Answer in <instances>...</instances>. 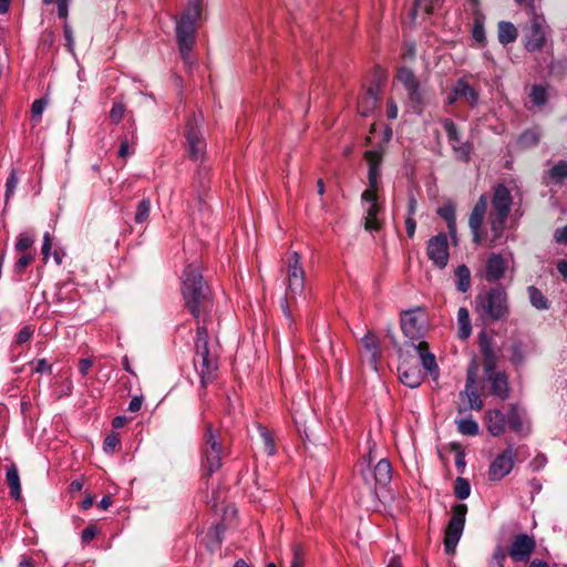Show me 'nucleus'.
<instances>
[{
	"instance_id": "61",
	"label": "nucleus",
	"mask_w": 567,
	"mask_h": 567,
	"mask_svg": "<svg viewBox=\"0 0 567 567\" xmlns=\"http://www.w3.org/2000/svg\"><path fill=\"white\" fill-rule=\"evenodd\" d=\"M380 175H381L380 168L369 167L368 182H369V186H371V188H379Z\"/></svg>"
},
{
	"instance_id": "46",
	"label": "nucleus",
	"mask_w": 567,
	"mask_h": 567,
	"mask_svg": "<svg viewBox=\"0 0 567 567\" xmlns=\"http://www.w3.org/2000/svg\"><path fill=\"white\" fill-rule=\"evenodd\" d=\"M548 174L555 183H561L567 178V162L559 161L549 169Z\"/></svg>"
},
{
	"instance_id": "55",
	"label": "nucleus",
	"mask_w": 567,
	"mask_h": 567,
	"mask_svg": "<svg viewBox=\"0 0 567 567\" xmlns=\"http://www.w3.org/2000/svg\"><path fill=\"white\" fill-rule=\"evenodd\" d=\"M45 106H47V100H44V99L34 100L31 105L32 120H35L37 122H39Z\"/></svg>"
},
{
	"instance_id": "24",
	"label": "nucleus",
	"mask_w": 567,
	"mask_h": 567,
	"mask_svg": "<svg viewBox=\"0 0 567 567\" xmlns=\"http://www.w3.org/2000/svg\"><path fill=\"white\" fill-rule=\"evenodd\" d=\"M487 210V197L485 194L481 195L478 200L475 203L471 215L468 217V226L471 229H481L484 217Z\"/></svg>"
},
{
	"instance_id": "54",
	"label": "nucleus",
	"mask_w": 567,
	"mask_h": 567,
	"mask_svg": "<svg viewBox=\"0 0 567 567\" xmlns=\"http://www.w3.org/2000/svg\"><path fill=\"white\" fill-rule=\"evenodd\" d=\"M18 177H17V173L14 169H12L7 178V182H6V202L9 200V198L13 195L16 188H17V185H18Z\"/></svg>"
},
{
	"instance_id": "30",
	"label": "nucleus",
	"mask_w": 567,
	"mask_h": 567,
	"mask_svg": "<svg viewBox=\"0 0 567 567\" xmlns=\"http://www.w3.org/2000/svg\"><path fill=\"white\" fill-rule=\"evenodd\" d=\"M460 398L463 400L464 398L467 399V405L458 406L457 411L458 413H465L468 410H475L481 411L483 409V401L480 398V394L477 393L476 389L472 390H464L460 392Z\"/></svg>"
},
{
	"instance_id": "16",
	"label": "nucleus",
	"mask_w": 567,
	"mask_h": 567,
	"mask_svg": "<svg viewBox=\"0 0 567 567\" xmlns=\"http://www.w3.org/2000/svg\"><path fill=\"white\" fill-rule=\"evenodd\" d=\"M454 86L455 95H458L460 101L472 109L478 105L481 91L478 87L471 85L466 78L458 79Z\"/></svg>"
},
{
	"instance_id": "36",
	"label": "nucleus",
	"mask_w": 567,
	"mask_h": 567,
	"mask_svg": "<svg viewBox=\"0 0 567 567\" xmlns=\"http://www.w3.org/2000/svg\"><path fill=\"white\" fill-rule=\"evenodd\" d=\"M457 321H458V338L462 340H465L470 337V334L472 332L470 313L466 308L462 307L458 309Z\"/></svg>"
},
{
	"instance_id": "38",
	"label": "nucleus",
	"mask_w": 567,
	"mask_h": 567,
	"mask_svg": "<svg viewBox=\"0 0 567 567\" xmlns=\"http://www.w3.org/2000/svg\"><path fill=\"white\" fill-rule=\"evenodd\" d=\"M361 342L362 346L371 353V360L377 362L380 357V346L378 338L373 333L369 332L362 338Z\"/></svg>"
},
{
	"instance_id": "31",
	"label": "nucleus",
	"mask_w": 567,
	"mask_h": 567,
	"mask_svg": "<svg viewBox=\"0 0 567 567\" xmlns=\"http://www.w3.org/2000/svg\"><path fill=\"white\" fill-rule=\"evenodd\" d=\"M507 218L508 217H499V216H494V215L488 216V221H489L491 231H492L491 243L493 246H495L502 241V239L504 237V231L506 228Z\"/></svg>"
},
{
	"instance_id": "58",
	"label": "nucleus",
	"mask_w": 567,
	"mask_h": 567,
	"mask_svg": "<svg viewBox=\"0 0 567 567\" xmlns=\"http://www.w3.org/2000/svg\"><path fill=\"white\" fill-rule=\"evenodd\" d=\"M33 329L30 326L23 327L16 336V343L23 344L31 340Z\"/></svg>"
},
{
	"instance_id": "43",
	"label": "nucleus",
	"mask_w": 567,
	"mask_h": 567,
	"mask_svg": "<svg viewBox=\"0 0 567 567\" xmlns=\"http://www.w3.org/2000/svg\"><path fill=\"white\" fill-rule=\"evenodd\" d=\"M454 495L461 501L466 499L471 495V484L467 478L456 477L454 481Z\"/></svg>"
},
{
	"instance_id": "14",
	"label": "nucleus",
	"mask_w": 567,
	"mask_h": 567,
	"mask_svg": "<svg viewBox=\"0 0 567 567\" xmlns=\"http://www.w3.org/2000/svg\"><path fill=\"white\" fill-rule=\"evenodd\" d=\"M422 308L410 309L402 312L401 329L403 334L411 341L420 340L423 336L424 322L417 316Z\"/></svg>"
},
{
	"instance_id": "33",
	"label": "nucleus",
	"mask_w": 567,
	"mask_h": 567,
	"mask_svg": "<svg viewBox=\"0 0 567 567\" xmlns=\"http://www.w3.org/2000/svg\"><path fill=\"white\" fill-rule=\"evenodd\" d=\"M514 467V463H489L487 476L491 482L501 481L508 475Z\"/></svg>"
},
{
	"instance_id": "37",
	"label": "nucleus",
	"mask_w": 567,
	"mask_h": 567,
	"mask_svg": "<svg viewBox=\"0 0 567 567\" xmlns=\"http://www.w3.org/2000/svg\"><path fill=\"white\" fill-rule=\"evenodd\" d=\"M528 297L530 303L539 310H546L549 308L548 299L544 296V293L536 288L535 286H529L527 288Z\"/></svg>"
},
{
	"instance_id": "9",
	"label": "nucleus",
	"mask_w": 567,
	"mask_h": 567,
	"mask_svg": "<svg viewBox=\"0 0 567 567\" xmlns=\"http://www.w3.org/2000/svg\"><path fill=\"white\" fill-rule=\"evenodd\" d=\"M392 463H360L359 472L375 495L379 488H385L392 478Z\"/></svg>"
},
{
	"instance_id": "39",
	"label": "nucleus",
	"mask_w": 567,
	"mask_h": 567,
	"mask_svg": "<svg viewBox=\"0 0 567 567\" xmlns=\"http://www.w3.org/2000/svg\"><path fill=\"white\" fill-rule=\"evenodd\" d=\"M457 424V431L463 435L474 436L478 434V424L472 417L460 419L455 421Z\"/></svg>"
},
{
	"instance_id": "32",
	"label": "nucleus",
	"mask_w": 567,
	"mask_h": 567,
	"mask_svg": "<svg viewBox=\"0 0 567 567\" xmlns=\"http://www.w3.org/2000/svg\"><path fill=\"white\" fill-rule=\"evenodd\" d=\"M225 525L218 523L209 527L206 534L207 547L212 550L220 548L224 539Z\"/></svg>"
},
{
	"instance_id": "21",
	"label": "nucleus",
	"mask_w": 567,
	"mask_h": 567,
	"mask_svg": "<svg viewBox=\"0 0 567 567\" xmlns=\"http://www.w3.org/2000/svg\"><path fill=\"white\" fill-rule=\"evenodd\" d=\"M487 380L491 382L489 394L505 400L508 398V380L504 372H489L485 373Z\"/></svg>"
},
{
	"instance_id": "5",
	"label": "nucleus",
	"mask_w": 567,
	"mask_h": 567,
	"mask_svg": "<svg viewBox=\"0 0 567 567\" xmlns=\"http://www.w3.org/2000/svg\"><path fill=\"white\" fill-rule=\"evenodd\" d=\"M203 442L206 461H223L230 455L233 435L225 427H214L212 423H206Z\"/></svg>"
},
{
	"instance_id": "7",
	"label": "nucleus",
	"mask_w": 567,
	"mask_h": 567,
	"mask_svg": "<svg viewBox=\"0 0 567 567\" xmlns=\"http://www.w3.org/2000/svg\"><path fill=\"white\" fill-rule=\"evenodd\" d=\"M467 511V505L464 503H455L452 505L451 518L444 529L443 545L446 555L455 554L456 546L465 527Z\"/></svg>"
},
{
	"instance_id": "53",
	"label": "nucleus",
	"mask_w": 567,
	"mask_h": 567,
	"mask_svg": "<svg viewBox=\"0 0 567 567\" xmlns=\"http://www.w3.org/2000/svg\"><path fill=\"white\" fill-rule=\"evenodd\" d=\"M453 151L457 155V157L463 162H468L471 158V153L473 151V146L471 143L466 142L461 145H453Z\"/></svg>"
},
{
	"instance_id": "63",
	"label": "nucleus",
	"mask_w": 567,
	"mask_h": 567,
	"mask_svg": "<svg viewBox=\"0 0 567 567\" xmlns=\"http://www.w3.org/2000/svg\"><path fill=\"white\" fill-rule=\"evenodd\" d=\"M33 244V239L29 236L21 235L16 244V249L18 251L28 250Z\"/></svg>"
},
{
	"instance_id": "62",
	"label": "nucleus",
	"mask_w": 567,
	"mask_h": 567,
	"mask_svg": "<svg viewBox=\"0 0 567 567\" xmlns=\"http://www.w3.org/2000/svg\"><path fill=\"white\" fill-rule=\"evenodd\" d=\"M378 190L379 188H371V186H369L365 190H363L362 195H361V199L363 202H367L370 204H373V203H379L378 202Z\"/></svg>"
},
{
	"instance_id": "2",
	"label": "nucleus",
	"mask_w": 567,
	"mask_h": 567,
	"mask_svg": "<svg viewBox=\"0 0 567 567\" xmlns=\"http://www.w3.org/2000/svg\"><path fill=\"white\" fill-rule=\"evenodd\" d=\"M204 0H189L185 11L176 20V40L183 61L192 63V50L196 42V22L200 20Z\"/></svg>"
},
{
	"instance_id": "34",
	"label": "nucleus",
	"mask_w": 567,
	"mask_h": 567,
	"mask_svg": "<svg viewBox=\"0 0 567 567\" xmlns=\"http://www.w3.org/2000/svg\"><path fill=\"white\" fill-rule=\"evenodd\" d=\"M456 277V289L466 292L471 288V271L466 265H460L454 270Z\"/></svg>"
},
{
	"instance_id": "8",
	"label": "nucleus",
	"mask_w": 567,
	"mask_h": 567,
	"mask_svg": "<svg viewBox=\"0 0 567 567\" xmlns=\"http://www.w3.org/2000/svg\"><path fill=\"white\" fill-rule=\"evenodd\" d=\"M202 114H193L185 124L186 152L190 159L198 161L204 156L206 142L200 132Z\"/></svg>"
},
{
	"instance_id": "49",
	"label": "nucleus",
	"mask_w": 567,
	"mask_h": 567,
	"mask_svg": "<svg viewBox=\"0 0 567 567\" xmlns=\"http://www.w3.org/2000/svg\"><path fill=\"white\" fill-rule=\"evenodd\" d=\"M364 159L368 162L369 167L380 168L383 159V152L382 150L365 151Z\"/></svg>"
},
{
	"instance_id": "52",
	"label": "nucleus",
	"mask_w": 567,
	"mask_h": 567,
	"mask_svg": "<svg viewBox=\"0 0 567 567\" xmlns=\"http://www.w3.org/2000/svg\"><path fill=\"white\" fill-rule=\"evenodd\" d=\"M125 111H126V107H125L124 103L118 102V101L114 102L113 106L110 111L111 122L114 124H118L122 121V118L125 114Z\"/></svg>"
},
{
	"instance_id": "42",
	"label": "nucleus",
	"mask_w": 567,
	"mask_h": 567,
	"mask_svg": "<svg viewBox=\"0 0 567 567\" xmlns=\"http://www.w3.org/2000/svg\"><path fill=\"white\" fill-rule=\"evenodd\" d=\"M151 214V200L150 198H143L136 206L134 221L136 224H144L148 220Z\"/></svg>"
},
{
	"instance_id": "15",
	"label": "nucleus",
	"mask_w": 567,
	"mask_h": 567,
	"mask_svg": "<svg viewBox=\"0 0 567 567\" xmlns=\"http://www.w3.org/2000/svg\"><path fill=\"white\" fill-rule=\"evenodd\" d=\"M491 204L492 212L489 215L508 217L513 204L511 190L504 184L496 185Z\"/></svg>"
},
{
	"instance_id": "17",
	"label": "nucleus",
	"mask_w": 567,
	"mask_h": 567,
	"mask_svg": "<svg viewBox=\"0 0 567 567\" xmlns=\"http://www.w3.org/2000/svg\"><path fill=\"white\" fill-rule=\"evenodd\" d=\"M506 426L516 434L526 435L529 430L525 427V411L517 404H508L506 409Z\"/></svg>"
},
{
	"instance_id": "40",
	"label": "nucleus",
	"mask_w": 567,
	"mask_h": 567,
	"mask_svg": "<svg viewBox=\"0 0 567 567\" xmlns=\"http://www.w3.org/2000/svg\"><path fill=\"white\" fill-rule=\"evenodd\" d=\"M472 37L480 44V47L486 45V35L484 28V18L476 16L473 21Z\"/></svg>"
},
{
	"instance_id": "57",
	"label": "nucleus",
	"mask_w": 567,
	"mask_h": 567,
	"mask_svg": "<svg viewBox=\"0 0 567 567\" xmlns=\"http://www.w3.org/2000/svg\"><path fill=\"white\" fill-rule=\"evenodd\" d=\"M32 255H22L14 264V272L21 275L25 270V268L32 262Z\"/></svg>"
},
{
	"instance_id": "23",
	"label": "nucleus",
	"mask_w": 567,
	"mask_h": 567,
	"mask_svg": "<svg viewBox=\"0 0 567 567\" xmlns=\"http://www.w3.org/2000/svg\"><path fill=\"white\" fill-rule=\"evenodd\" d=\"M383 212V206L380 203L370 204L365 210L364 229L368 231H380L383 223L379 219V214Z\"/></svg>"
},
{
	"instance_id": "10",
	"label": "nucleus",
	"mask_w": 567,
	"mask_h": 567,
	"mask_svg": "<svg viewBox=\"0 0 567 567\" xmlns=\"http://www.w3.org/2000/svg\"><path fill=\"white\" fill-rule=\"evenodd\" d=\"M528 9L533 18L530 24L525 29L524 45L528 52H536L542 50L546 43V22L543 16L535 12L534 6Z\"/></svg>"
},
{
	"instance_id": "25",
	"label": "nucleus",
	"mask_w": 567,
	"mask_h": 567,
	"mask_svg": "<svg viewBox=\"0 0 567 567\" xmlns=\"http://www.w3.org/2000/svg\"><path fill=\"white\" fill-rule=\"evenodd\" d=\"M6 482L9 487V494L14 501L21 499V482L19 470L14 463L6 470Z\"/></svg>"
},
{
	"instance_id": "44",
	"label": "nucleus",
	"mask_w": 567,
	"mask_h": 567,
	"mask_svg": "<svg viewBox=\"0 0 567 567\" xmlns=\"http://www.w3.org/2000/svg\"><path fill=\"white\" fill-rule=\"evenodd\" d=\"M507 556L506 548L503 545H496L488 558L487 567H504Z\"/></svg>"
},
{
	"instance_id": "19",
	"label": "nucleus",
	"mask_w": 567,
	"mask_h": 567,
	"mask_svg": "<svg viewBox=\"0 0 567 567\" xmlns=\"http://www.w3.org/2000/svg\"><path fill=\"white\" fill-rule=\"evenodd\" d=\"M484 422L487 431L493 436H499L506 431L505 413L498 409L487 410L485 412Z\"/></svg>"
},
{
	"instance_id": "29",
	"label": "nucleus",
	"mask_w": 567,
	"mask_h": 567,
	"mask_svg": "<svg viewBox=\"0 0 567 567\" xmlns=\"http://www.w3.org/2000/svg\"><path fill=\"white\" fill-rule=\"evenodd\" d=\"M497 37L501 44L507 45L516 41L518 32L512 22L499 21L497 24Z\"/></svg>"
},
{
	"instance_id": "45",
	"label": "nucleus",
	"mask_w": 567,
	"mask_h": 567,
	"mask_svg": "<svg viewBox=\"0 0 567 567\" xmlns=\"http://www.w3.org/2000/svg\"><path fill=\"white\" fill-rule=\"evenodd\" d=\"M443 127L446 132L447 140L451 145H455L461 142V133L456 126V124L451 118H444L442 121Z\"/></svg>"
},
{
	"instance_id": "20",
	"label": "nucleus",
	"mask_w": 567,
	"mask_h": 567,
	"mask_svg": "<svg viewBox=\"0 0 567 567\" xmlns=\"http://www.w3.org/2000/svg\"><path fill=\"white\" fill-rule=\"evenodd\" d=\"M478 346L483 357V369L485 373L494 372L496 368V354L492 347V340L485 332L478 336Z\"/></svg>"
},
{
	"instance_id": "60",
	"label": "nucleus",
	"mask_w": 567,
	"mask_h": 567,
	"mask_svg": "<svg viewBox=\"0 0 567 567\" xmlns=\"http://www.w3.org/2000/svg\"><path fill=\"white\" fill-rule=\"evenodd\" d=\"M519 457L520 455L518 454V451H515L512 446H508L497 455L495 461H514L515 458Z\"/></svg>"
},
{
	"instance_id": "41",
	"label": "nucleus",
	"mask_w": 567,
	"mask_h": 567,
	"mask_svg": "<svg viewBox=\"0 0 567 567\" xmlns=\"http://www.w3.org/2000/svg\"><path fill=\"white\" fill-rule=\"evenodd\" d=\"M379 97H370L362 94L358 101V111L362 116H369L378 106Z\"/></svg>"
},
{
	"instance_id": "26",
	"label": "nucleus",
	"mask_w": 567,
	"mask_h": 567,
	"mask_svg": "<svg viewBox=\"0 0 567 567\" xmlns=\"http://www.w3.org/2000/svg\"><path fill=\"white\" fill-rule=\"evenodd\" d=\"M258 440L257 445L264 452L266 457H271L276 453V443L272 433L262 425H258Z\"/></svg>"
},
{
	"instance_id": "35",
	"label": "nucleus",
	"mask_w": 567,
	"mask_h": 567,
	"mask_svg": "<svg viewBox=\"0 0 567 567\" xmlns=\"http://www.w3.org/2000/svg\"><path fill=\"white\" fill-rule=\"evenodd\" d=\"M549 85L547 84H534L530 89L529 99L536 106H544L547 104L549 94Z\"/></svg>"
},
{
	"instance_id": "51",
	"label": "nucleus",
	"mask_w": 567,
	"mask_h": 567,
	"mask_svg": "<svg viewBox=\"0 0 567 567\" xmlns=\"http://www.w3.org/2000/svg\"><path fill=\"white\" fill-rule=\"evenodd\" d=\"M440 0H415L414 2V11H422L427 16L433 14L435 6Z\"/></svg>"
},
{
	"instance_id": "13",
	"label": "nucleus",
	"mask_w": 567,
	"mask_h": 567,
	"mask_svg": "<svg viewBox=\"0 0 567 567\" xmlns=\"http://www.w3.org/2000/svg\"><path fill=\"white\" fill-rule=\"evenodd\" d=\"M426 255L439 269H444L447 266L450 249L447 235L445 233H439L429 239Z\"/></svg>"
},
{
	"instance_id": "47",
	"label": "nucleus",
	"mask_w": 567,
	"mask_h": 567,
	"mask_svg": "<svg viewBox=\"0 0 567 567\" xmlns=\"http://www.w3.org/2000/svg\"><path fill=\"white\" fill-rule=\"evenodd\" d=\"M307 456L309 458L324 457L327 453V446L324 444L316 445L308 441L303 443Z\"/></svg>"
},
{
	"instance_id": "3",
	"label": "nucleus",
	"mask_w": 567,
	"mask_h": 567,
	"mask_svg": "<svg viewBox=\"0 0 567 567\" xmlns=\"http://www.w3.org/2000/svg\"><path fill=\"white\" fill-rule=\"evenodd\" d=\"M194 367L200 377V384L206 388L216 378L218 358L210 352L208 347V330L205 326H198L194 340Z\"/></svg>"
},
{
	"instance_id": "11",
	"label": "nucleus",
	"mask_w": 567,
	"mask_h": 567,
	"mask_svg": "<svg viewBox=\"0 0 567 567\" xmlns=\"http://www.w3.org/2000/svg\"><path fill=\"white\" fill-rule=\"evenodd\" d=\"M535 549V537L525 533H519L513 537L512 544L506 553L515 563H527Z\"/></svg>"
},
{
	"instance_id": "1",
	"label": "nucleus",
	"mask_w": 567,
	"mask_h": 567,
	"mask_svg": "<svg viewBox=\"0 0 567 567\" xmlns=\"http://www.w3.org/2000/svg\"><path fill=\"white\" fill-rule=\"evenodd\" d=\"M184 307L197 320L213 309V293L200 271L194 265L185 267L182 281Z\"/></svg>"
},
{
	"instance_id": "18",
	"label": "nucleus",
	"mask_w": 567,
	"mask_h": 567,
	"mask_svg": "<svg viewBox=\"0 0 567 567\" xmlns=\"http://www.w3.org/2000/svg\"><path fill=\"white\" fill-rule=\"evenodd\" d=\"M485 278L488 282L498 281L504 277L507 269V262L501 254H491L486 261Z\"/></svg>"
},
{
	"instance_id": "4",
	"label": "nucleus",
	"mask_w": 567,
	"mask_h": 567,
	"mask_svg": "<svg viewBox=\"0 0 567 567\" xmlns=\"http://www.w3.org/2000/svg\"><path fill=\"white\" fill-rule=\"evenodd\" d=\"M475 311L484 322L501 321L509 315L508 298L501 286L492 287L475 297Z\"/></svg>"
},
{
	"instance_id": "12",
	"label": "nucleus",
	"mask_w": 567,
	"mask_h": 567,
	"mask_svg": "<svg viewBox=\"0 0 567 567\" xmlns=\"http://www.w3.org/2000/svg\"><path fill=\"white\" fill-rule=\"evenodd\" d=\"M287 296L291 295L293 298L296 295L301 293L305 286V271L300 265V255L297 251H292L287 258Z\"/></svg>"
},
{
	"instance_id": "64",
	"label": "nucleus",
	"mask_w": 567,
	"mask_h": 567,
	"mask_svg": "<svg viewBox=\"0 0 567 567\" xmlns=\"http://www.w3.org/2000/svg\"><path fill=\"white\" fill-rule=\"evenodd\" d=\"M554 238L558 244L567 245V225L561 228H557L554 233Z\"/></svg>"
},
{
	"instance_id": "27",
	"label": "nucleus",
	"mask_w": 567,
	"mask_h": 567,
	"mask_svg": "<svg viewBox=\"0 0 567 567\" xmlns=\"http://www.w3.org/2000/svg\"><path fill=\"white\" fill-rule=\"evenodd\" d=\"M542 137V131L538 126L525 130L517 140L520 150H528L538 145Z\"/></svg>"
},
{
	"instance_id": "50",
	"label": "nucleus",
	"mask_w": 567,
	"mask_h": 567,
	"mask_svg": "<svg viewBox=\"0 0 567 567\" xmlns=\"http://www.w3.org/2000/svg\"><path fill=\"white\" fill-rule=\"evenodd\" d=\"M455 210V205L450 202L443 206H440L436 209V214L447 223L456 219Z\"/></svg>"
},
{
	"instance_id": "48",
	"label": "nucleus",
	"mask_w": 567,
	"mask_h": 567,
	"mask_svg": "<svg viewBox=\"0 0 567 567\" xmlns=\"http://www.w3.org/2000/svg\"><path fill=\"white\" fill-rule=\"evenodd\" d=\"M548 68L553 76L563 78L567 71V59H554Z\"/></svg>"
},
{
	"instance_id": "22",
	"label": "nucleus",
	"mask_w": 567,
	"mask_h": 567,
	"mask_svg": "<svg viewBox=\"0 0 567 567\" xmlns=\"http://www.w3.org/2000/svg\"><path fill=\"white\" fill-rule=\"evenodd\" d=\"M398 372L400 381L411 389L417 388L422 383L423 374L417 367H408L402 363L399 365Z\"/></svg>"
},
{
	"instance_id": "28",
	"label": "nucleus",
	"mask_w": 567,
	"mask_h": 567,
	"mask_svg": "<svg viewBox=\"0 0 567 567\" xmlns=\"http://www.w3.org/2000/svg\"><path fill=\"white\" fill-rule=\"evenodd\" d=\"M414 349L420 355L422 365L426 371L432 373L434 370L437 369L435 355L429 351V343L425 341H420L416 346H414Z\"/></svg>"
},
{
	"instance_id": "59",
	"label": "nucleus",
	"mask_w": 567,
	"mask_h": 567,
	"mask_svg": "<svg viewBox=\"0 0 567 567\" xmlns=\"http://www.w3.org/2000/svg\"><path fill=\"white\" fill-rule=\"evenodd\" d=\"M120 444L118 435L115 433L109 434L103 443V449L105 452L114 451V449Z\"/></svg>"
},
{
	"instance_id": "6",
	"label": "nucleus",
	"mask_w": 567,
	"mask_h": 567,
	"mask_svg": "<svg viewBox=\"0 0 567 567\" xmlns=\"http://www.w3.org/2000/svg\"><path fill=\"white\" fill-rule=\"evenodd\" d=\"M396 80L402 83L408 93V103L413 113L421 115L427 105L425 90L421 87V83L413 70L408 66H400L395 74Z\"/></svg>"
},
{
	"instance_id": "56",
	"label": "nucleus",
	"mask_w": 567,
	"mask_h": 567,
	"mask_svg": "<svg viewBox=\"0 0 567 567\" xmlns=\"http://www.w3.org/2000/svg\"><path fill=\"white\" fill-rule=\"evenodd\" d=\"M511 361L514 364H520L524 361L522 342H514L511 347Z\"/></svg>"
}]
</instances>
